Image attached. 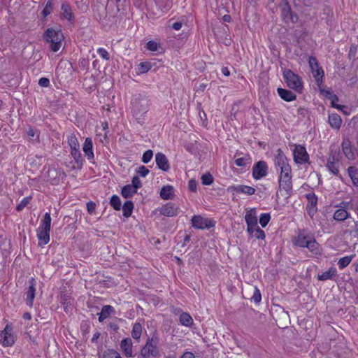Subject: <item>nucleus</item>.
Segmentation results:
<instances>
[{"mask_svg":"<svg viewBox=\"0 0 358 358\" xmlns=\"http://www.w3.org/2000/svg\"><path fill=\"white\" fill-rule=\"evenodd\" d=\"M44 38L47 43H50L51 50L57 52L61 47L64 36L61 30L56 31L52 28H49L45 31Z\"/></svg>","mask_w":358,"mask_h":358,"instance_id":"obj_1","label":"nucleus"},{"mask_svg":"<svg viewBox=\"0 0 358 358\" xmlns=\"http://www.w3.org/2000/svg\"><path fill=\"white\" fill-rule=\"evenodd\" d=\"M159 338L153 336L148 338L145 345L141 350V356L142 358H155L159 355Z\"/></svg>","mask_w":358,"mask_h":358,"instance_id":"obj_2","label":"nucleus"},{"mask_svg":"<svg viewBox=\"0 0 358 358\" xmlns=\"http://www.w3.org/2000/svg\"><path fill=\"white\" fill-rule=\"evenodd\" d=\"M283 78L289 88L294 90L297 92H301L303 89L302 81L297 74L289 69H285L283 71Z\"/></svg>","mask_w":358,"mask_h":358,"instance_id":"obj_3","label":"nucleus"},{"mask_svg":"<svg viewBox=\"0 0 358 358\" xmlns=\"http://www.w3.org/2000/svg\"><path fill=\"white\" fill-rule=\"evenodd\" d=\"M132 112L136 115H141L145 113L149 107V100L141 95H138L131 101Z\"/></svg>","mask_w":358,"mask_h":358,"instance_id":"obj_4","label":"nucleus"},{"mask_svg":"<svg viewBox=\"0 0 358 358\" xmlns=\"http://www.w3.org/2000/svg\"><path fill=\"white\" fill-rule=\"evenodd\" d=\"M281 17L285 23H296L298 22V15L294 13L291 6L287 0H281Z\"/></svg>","mask_w":358,"mask_h":358,"instance_id":"obj_5","label":"nucleus"},{"mask_svg":"<svg viewBox=\"0 0 358 358\" xmlns=\"http://www.w3.org/2000/svg\"><path fill=\"white\" fill-rule=\"evenodd\" d=\"M279 192L285 199H288L292 194V177L279 178V188L277 192V196Z\"/></svg>","mask_w":358,"mask_h":358,"instance_id":"obj_6","label":"nucleus"},{"mask_svg":"<svg viewBox=\"0 0 358 358\" xmlns=\"http://www.w3.org/2000/svg\"><path fill=\"white\" fill-rule=\"evenodd\" d=\"M308 64L311 69V71L313 76L315 78L317 83H322V78L324 76V71L319 66L317 59L315 57H310L308 59Z\"/></svg>","mask_w":358,"mask_h":358,"instance_id":"obj_7","label":"nucleus"},{"mask_svg":"<svg viewBox=\"0 0 358 358\" xmlns=\"http://www.w3.org/2000/svg\"><path fill=\"white\" fill-rule=\"evenodd\" d=\"M309 155L304 146L297 145L294 150V160L296 164H303L308 162Z\"/></svg>","mask_w":358,"mask_h":358,"instance_id":"obj_8","label":"nucleus"},{"mask_svg":"<svg viewBox=\"0 0 358 358\" xmlns=\"http://www.w3.org/2000/svg\"><path fill=\"white\" fill-rule=\"evenodd\" d=\"M191 221L192 227L199 229H210L215 225V222L213 221L204 219L201 215H194L192 217Z\"/></svg>","mask_w":358,"mask_h":358,"instance_id":"obj_9","label":"nucleus"},{"mask_svg":"<svg viewBox=\"0 0 358 358\" xmlns=\"http://www.w3.org/2000/svg\"><path fill=\"white\" fill-rule=\"evenodd\" d=\"M268 173V166L264 161H259L252 167V176L255 180L265 177Z\"/></svg>","mask_w":358,"mask_h":358,"instance_id":"obj_10","label":"nucleus"},{"mask_svg":"<svg viewBox=\"0 0 358 358\" xmlns=\"http://www.w3.org/2000/svg\"><path fill=\"white\" fill-rule=\"evenodd\" d=\"M179 211L180 208L178 206L171 202L166 203L159 209L160 214L167 217L176 216L179 213Z\"/></svg>","mask_w":358,"mask_h":358,"instance_id":"obj_11","label":"nucleus"},{"mask_svg":"<svg viewBox=\"0 0 358 358\" xmlns=\"http://www.w3.org/2000/svg\"><path fill=\"white\" fill-rule=\"evenodd\" d=\"M12 329L6 325L4 329L0 333V341H2L3 346H11L14 344V337L11 334Z\"/></svg>","mask_w":358,"mask_h":358,"instance_id":"obj_12","label":"nucleus"},{"mask_svg":"<svg viewBox=\"0 0 358 358\" xmlns=\"http://www.w3.org/2000/svg\"><path fill=\"white\" fill-rule=\"evenodd\" d=\"M342 150L346 158L349 160L355 159V153L352 149V143L348 138H343L341 144Z\"/></svg>","mask_w":358,"mask_h":358,"instance_id":"obj_13","label":"nucleus"},{"mask_svg":"<svg viewBox=\"0 0 358 358\" xmlns=\"http://www.w3.org/2000/svg\"><path fill=\"white\" fill-rule=\"evenodd\" d=\"M29 287L26 292V301L27 304L31 307L33 306V301L35 298L36 280L34 278H31L29 281Z\"/></svg>","mask_w":358,"mask_h":358,"instance_id":"obj_14","label":"nucleus"},{"mask_svg":"<svg viewBox=\"0 0 358 358\" xmlns=\"http://www.w3.org/2000/svg\"><path fill=\"white\" fill-rule=\"evenodd\" d=\"M155 162L157 167L159 169L164 171H168L169 170V162L164 154L162 152H157L155 155Z\"/></svg>","mask_w":358,"mask_h":358,"instance_id":"obj_15","label":"nucleus"},{"mask_svg":"<svg viewBox=\"0 0 358 358\" xmlns=\"http://www.w3.org/2000/svg\"><path fill=\"white\" fill-rule=\"evenodd\" d=\"M338 164V159L335 156V155H331L329 156L327 160V167L333 174L338 176L339 178H341V176L339 175Z\"/></svg>","mask_w":358,"mask_h":358,"instance_id":"obj_16","label":"nucleus"},{"mask_svg":"<svg viewBox=\"0 0 358 358\" xmlns=\"http://www.w3.org/2000/svg\"><path fill=\"white\" fill-rule=\"evenodd\" d=\"M120 348L124 355L127 357H133L132 355V341L130 338H126L122 340Z\"/></svg>","mask_w":358,"mask_h":358,"instance_id":"obj_17","label":"nucleus"},{"mask_svg":"<svg viewBox=\"0 0 358 358\" xmlns=\"http://www.w3.org/2000/svg\"><path fill=\"white\" fill-rule=\"evenodd\" d=\"M50 231L48 229L38 228L37 230V236L39 241V245H46L50 241Z\"/></svg>","mask_w":358,"mask_h":358,"instance_id":"obj_18","label":"nucleus"},{"mask_svg":"<svg viewBox=\"0 0 358 358\" xmlns=\"http://www.w3.org/2000/svg\"><path fill=\"white\" fill-rule=\"evenodd\" d=\"M93 143L91 138H86L83 144V150L88 159H94Z\"/></svg>","mask_w":358,"mask_h":358,"instance_id":"obj_19","label":"nucleus"},{"mask_svg":"<svg viewBox=\"0 0 358 358\" xmlns=\"http://www.w3.org/2000/svg\"><path fill=\"white\" fill-rule=\"evenodd\" d=\"M231 189L237 193H243L247 195H252L255 193V189L247 185L231 186L229 187V190Z\"/></svg>","mask_w":358,"mask_h":358,"instance_id":"obj_20","label":"nucleus"},{"mask_svg":"<svg viewBox=\"0 0 358 358\" xmlns=\"http://www.w3.org/2000/svg\"><path fill=\"white\" fill-rule=\"evenodd\" d=\"M72 299L67 293L62 292L60 295V303L64 307V311L68 313L71 310Z\"/></svg>","mask_w":358,"mask_h":358,"instance_id":"obj_21","label":"nucleus"},{"mask_svg":"<svg viewBox=\"0 0 358 358\" xmlns=\"http://www.w3.org/2000/svg\"><path fill=\"white\" fill-rule=\"evenodd\" d=\"M277 91L280 98L286 101H292L296 99V95L290 90L279 87Z\"/></svg>","mask_w":358,"mask_h":358,"instance_id":"obj_22","label":"nucleus"},{"mask_svg":"<svg viewBox=\"0 0 358 358\" xmlns=\"http://www.w3.org/2000/svg\"><path fill=\"white\" fill-rule=\"evenodd\" d=\"M174 195V189L171 185H165L160 191V197L164 200L173 199Z\"/></svg>","mask_w":358,"mask_h":358,"instance_id":"obj_23","label":"nucleus"},{"mask_svg":"<svg viewBox=\"0 0 358 358\" xmlns=\"http://www.w3.org/2000/svg\"><path fill=\"white\" fill-rule=\"evenodd\" d=\"M115 313V308L110 305L103 306L101 308V310L99 313H97L99 315V321L100 322H103L105 319H106L110 314Z\"/></svg>","mask_w":358,"mask_h":358,"instance_id":"obj_24","label":"nucleus"},{"mask_svg":"<svg viewBox=\"0 0 358 358\" xmlns=\"http://www.w3.org/2000/svg\"><path fill=\"white\" fill-rule=\"evenodd\" d=\"M61 8L62 10L64 17L66 18L71 24H73L75 21V17L72 13L71 6L68 3H62Z\"/></svg>","mask_w":358,"mask_h":358,"instance_id":"obj_25","label":"nucleus"},{"mask_svg":"<svg viewBox=\"0 0 358 358\" xmlns=\"http://www.w3.org/2000/svg\"><path fill=\"white\" fill-rule=\"evenodd\" d=\"M328 122L332 128L338 129L341 126L342 119L337 113H332L329 115Z\"/></svg>","mask_w":358,"mask_h":358,"instance_id":"obj_26","label":"nucleus"},{"mask_svg":"<svg viewBox=\"0 0 358 358\" xmlns=\"http://www.w3.org/2000/svg\"><path fill=\"white\" fill-rule=\"evenodd\" d=\"M287 159L281 149H278L275 155V165L282 167L288 165Z\"/></svg>","mask_w":358,"mask_h":358,"instance_id":"obj_27","label":"nucleus"},{"mask_svg":"<svg viewBox=\"0 0 358 358\" xmlns=\"http://www.w3.org/2000/svg\"><path fill=\"white\" fill-rule=\"evenodd\" d=\"M337 274L336 268L331 267L328 271L318 275L317 279L321 281H324L333 278Z\"/></svg>","mask_w":358,"mask_h":358,"instance_id":"obj_28","label":"nucleus"},{"mask_svg":"<svg viewBox=\"0 0 358 358\" xmlns=\"http://www.w3.org/2000/svg\"><path fill=\"white\" fill-rule=\"evenodd\" d=\"M245 219L248 226L257 227V218L255 215V209L248 211L245 216Z\"/></svg>","mask_w":358,"mask_h":358,"instance_id":"obj_29","label":"nucleus"},{"mask_svg":"<svg viewBox=\"0 0 358 358\" xmlns=\"http://www.w3.org/2000/svg\"><path fill=\"white\" fill-rule=\"evenodd\" d=\"M348 172L352 184L358 187V169L355 166H349Z\"/></svg>","mask_w":358,"mask_h":358,"instance_id":"obj_30","label":"nucleus"},{"mask_svg":"<svg viewBox=\"0 0 358 358\" xmlns=\"http://www.w3.org/2000/svg\"><path fill=\"white\" fill-rule=\"evenodd\" d=\"M137 192V190L134 188L131 185H126L122 189V196L125 198H131L134 194Z\"/></svg>","mask_w":358,"mask_h":358,"instance_id":"obj_31","label":"nucleus"},{"mask_svg":"<svg viewBox=\"0 0 358 358\" xmlns=\"http://www.w3.org/2000/svg\"><path fill=\"white\" fill-rule=\"evenodd\" d=\"M156 5L164 12L169 10L172 6V0H155Z\"/></svg>","mask_w":358,"mask_h":358,"instance_id":"obj_32","label":"nucleus"},{"mask_svg":"<svg viewBox=\"0 0 358 358\" xmlns=\"http://www.w3.org/2000/svg\"><path fill=\"white\" fill-rule=\"evenodd\" d=\"M350 217V213L344 208H340L336 210L334 215V219L337 221H344Z\"/></svg>","mask_w":358,"mask_h":358,"instance_id":"obj_33","label":"nucleus"},{"mask_svg":"<svg viewBox=\"0 0 358 358\" xmlns=\"http://www.w3.org/2000/svg\"><path fill=\"white\" fill-rule=\"evenodd\" d=\"M311 237H312L311 236H305L303 234H299L296 238L295 244L297 246H299L301 248H306Z\"/></svg>","mask_w":358,"mask_h":358,"instance_id":"obj_34","label":"nucleus"},{"mask_svg":"<svg viewBox=\"0 0 358 358\" xmlns=\"http://www.w3.org/2000/svg\"><path fill=\"white\" fill-rule=\"evenodd\" d=\"M134 209V203L131 201H127L122 206L123 215L125 217L131 216Z\"/></svg>","mask_w":358,"mask_h":358,"instance_id":"obj_35","label":"nucleus"},{"mask_svg":"<svg viewBox=\"0 0 358 358\" xmlns=\"http://www.w3.org/2000/svg\"><path fill=\"white\" fill-rule=\"evenodd\" d=\"M179 320L182 325L186 327H190L193 324V319L189 314L187 313H181L179 317Z\"/></svg>","mask_w":358,"mask_h":358,"instance_id":"obj_36","label":"nucleus"},{"mask_svg":"<svg viewBox=\"0 0 358 358\" xmlns=\"http://www.w3.org/2000/svg\"><path fill=\"white\" fill-rule=\"evenodd\" d=\"M317 83L319 86L321 94H323L327 99H334L335 100H339L338 96L336 94H334L331 89H322L320 86L322 83L319 82Z\"/></svg>","mask_w":358,"mask_h":358,"instance_id":"obj_37","label":"nucleus"},{"mask_svg":"<svg viewBox=\"0 0 358 358\" xmlns=\"http://www.w3.org/2000/svg\"><path fill=\"white\" fill-rule=\"evenodd\" d=\"M142 334V327L140 323H135L131 331V336L135 340H138Z\"/></svg>","mask_w":358,"mask_h":358,"instance_id":"obj_38","label":"nucleus"},{"mask_svg":"<svg viewBox=\"0 0 358 358\" xmlns=\"http://www.w3.org/2000/svg\"><path fill=\"white\" fill-rule=\"evenodd\" d=\"M306 248L315 255L319 253V245L313 236H312L310 239Z\"/></svg>","mask_w":358,"mask_h":358,"instance_id":"obj_39","label":"nucleus"},{"mask_svg":"<svg viewBox=\"0 0 358 358\" xmlns=\"http://www.w3.org/2000/svg\"><path fill=\"white\" fill-rule=\"evenodd\" d=\"M355 255L345 256L344 257L341 258L338 262V266L340 269H343L346 266H348L350 262H352Z\"/></svg>","mask_w":358,"mask_h":358,"instance_id":"obj_40","label":"nucleus"},{"mask_svg":"<svg viewBox=\"0 0 358 358\" xmlns=\"http://www.w3.org/2000/svg\"><path fill=\"white\" fill-rule=\"evenodd\" d=\"M152 66V64L150 62H141L138 65V73L141 74L145 73L151 69Z\"/></svg>","mask_w":358,"mask_h":358,"instance_id":"obj_41","label":"nucleus"},{"mask_svg":"<svg viewBox=\"0 0 358 358\" xmlns=\"http://www.w3.org/2000/svg\"><path fill=\"white\" fill-rule=\"evenodd\" d=\"M51 226V217L50 213H46L44 215L43 219L41 221V225L38 228L50 229Z\"/></svg>","mask_w":358,"mask_h":358,"instance_id":"obj_42","label":"nucleus"},{"mask_svg":"<svg viewBox=\"0 0 358 358\" xmlns=\"http://www.w3.org/2000/svg\"><path fill=\"white\" fill-rule=\"evenodd\" d=\"M110 204L115 210H120L121 209L122 202L120 197L117 195H113L111 196Z\"/></svg>","mask_w":358,"mask_h":358,"instance_id":"obj_43","label":"nucleus"},{"mask_svg":"<svg viewBox=\"0 0 358 358\" xmlns=\"http://www.w3.org/2000/svg\"><path fill=\"white\" fill-rule=\"evenodd\" d=\"M306 198L308 201V205H310V208H313L316 207L317 203V196L315 195L314 192H310L306 194Z\"/></svg>","mask_w":358,"mask_h":358,"instance_id":"obj_44","label":"nucleus"},{"mask_svg":"<svg viewBox=\"0 0 358 358\" xmlns=\"http://www.w3.org/2000/svg\"><path fill=\"white\" fill-rule=\"evenodd\" d=\"M71 153L78 166H81L83 165V159L79 149L71 150Z\"/></svg>","mask_w":358,"mask_h":358,"instance_id":"obj_45","label":"nucleus"},{"mask_svg":"<svg viewBox=\"0 0 358 358\" xmlns=\"http://www.w3.org/2000/svg\"><path fill=\"white\" fill-rule=\"evenodd\" d=\"M103 358H122L120 353L115 350H107L103 354Z\"/></svg>","mask_w":358,"mask_h":358,"instance_id":"obj_46","label":"nucleus"},{"mask_svg":"<svg viewBox=\"0 0 358 358\" xmlns=\"http://www.w3.org/2000/svg\"><path fill=\"white\" fill-rule=\"evenodd\" d=\"M213 180L214 179L213 176L209 173H205L201 176V182L204 185H211L213 182Z\"/></svg>","mask_w":358,"mask_h":358,"instance_id":"obj_47","label":"nucleus"},{"mask_svg":"<svg viewBox=\"0 0 358 358\" xmlns=\"http://www.w3.org/2000/svg\"><path fill=\"white\" fill-rule=\"evenodd\" d=\"M69 144L71 147V150H78L79 143L75 136H71L68 139Z\"/></svg>","mask_w":358,"mask_h":358,"instance_id":"obj_48","label":"nucleus"},{"mask_svg":"<svg viewBox=\"0 0 358 358\" xmlns=\"http://www.w3.org/2000/svg\"><path fill=\"white\" fill-rule=\"evenodd\" d=\"M31 199V196L24 197L20 201V203L16 206V210L19 212L22 210L29 203Z\"/></svg>","mask_w":358,"mask_h":358,"instance_id":"obj_49","label":"nucleus"},{"mask_svg":"<svg viewBox=\"0 0 358 358\" xmlns=\"http://www.w3.org/2000/svg\"><path fill=\"white\" fill-rule=\"evenodd\" d=\"M280 168V175L279 178H284L285 177H292L291 176V167L290 166L286 165Z\"/></svg>","mask_w":358,"mask_h":358,"instance_id":"obj_50","label":"nucleus"},{"mask_svg":"<svg viewBox=\"0 0 358 358\" xmlns=\"http://www.w3.org/2000/svg\"><path fill=\"white\" fill-rule=\"evenodd\" d=\"M271 216L269 213H262L259 217V223L262 227H265L269 222Z\"/></svg>","mask_w":358,"mask_h":358,"instance_id":"obj_51","label":"nucleus"},{"mask_svg":"<svg viewBox=\"0 0 358 358\" xmlns=\"http://www.w3.org/2000/svg\"><path fill=\"white\" fill-rule=\"evenodd\" d=\"M52 10V3L51 0H49L46 3V5H45V8H43L41 13H42L43 16L44 17H45L51 13Z\"/></svg>","mask_w":358,"mask_h":358,"instance_id":"obj_52","label":"nucleus"},{"mask_svg":"<svg viewBox=\"0 0 358 358\" xmlns=\"http://www.w3.org/2000/svg\"><path fill=\"white\" fill-rule=\"evenodd\" d=\"M254 293L251 298L255 303H259L262 300V295L259 289L255 286L254 287Z\"/></svg>","mask_w":358,"mask_h":358,"instance_id":"obj_53","label":"nucleus"},{"mask_svg":"<svg viewBox=\"0 0 358 358\" xmlns=\"http://www.w3.org/2000/svg\"><path fill=\"white\" fill-rule=\"evenodd\" d=\"M153 157V152L151 150L145 151L142 157V162L144 164H148Z\"/></svg>","mask_w":358,"mask_h":358,"instance_id":"obj_54","label":"nucleus"},{"mask_svg":"<svg viewBox=\"0 0 358 358\" xmlns=\"http://www.w3.org/2000/svg\"><path fill=\"white\" fill-rule=\"evenodd\" d=\"M80 330L83 335H86L90 332V324L89 321H83L80 324Z\"/></svg>","mask_w":358,"mask_h":358,"instance_id":"obj_55","label":"nucleus"},{"mask_svg":"<svg viewBox=\"0 0 358 358\" xmlns=\"http://www.w3.org/2000/svg\"><path fill=\"white\" fill-rule=\"evenodd\" d=\"M131 185L132 187H134V188H135L136 190H137L138 188L141 187L142 183L139 179L138 176H136L132 178Z\"/></svg>","mask_w":358,"mask_h":358,"instance_id":"obj_56","label":"nucleus"},{"mask_svg":"<svg viewBox=\"0 0 358 358\" xmlns=\"http://www.w3.org/2000/svg\"><path fill=\"white\" fill-rule=\"evenodd\" d=\"M146 48L150 51H157L158 50V43L155 41H149L146 44Z\"/></svg>","mask_w":358,"mask_h":358,"instance_id":"obj_57","label":"nucleus"},{"mask_svg":"<svg viewBox=\"0 0 358 358\" xmlns=\"http://www.w3.org/2000/svg\"><path fill=\"white\" fill-rule=\"evenodd\" d=\"M97 52H98L99 55L103 59H104L106 60H109L110 59L109 54H108V51L106 50H105L104 48H99Z\"/></svg>","mask_w":358,"mask_h":358,"instance_id":"obj_58","label":"nucleus"},{"mask_svg":"<svg viewBox=\"0 0 358 358\" xmlns=\"http://www.w3.org/2000/svg\"><path fill=\"white\" fill-rule=\"evenodd\" d=\"M255 236L257 238V239H264L265 238V233L264 231L261 229L259 227H257V229H256L255 230Z\"/></svg>","mask_w":358,"mask_h":358,"instance_id":"obj_59","label":"nucleus"},{"mask_svg":"<svg viewBox=\"0 0 358 358\" xmlns=\"http://www.w3.org/2000/svg\"><path fill=\"white\" fill-rule=\"evenodd\" d=\"M197 182L194 179H191L188 182V188L189 191L195 192L196 191Z\"/></svg>","mask_w":358,"mask_h":358,"instance_id":"obj_60","label":"nucleus"},{"mask_svg":"<svg viewBox=\"0 0 358 358\" xmlns=\"http://www.w3.org/2000/svg\"><path fill=\"white\" fill-rule=\"evenodd\" d=\"M249 159H250L249 157H248L247 159H245V157H241V158H238V159H235L234 162H235V164L238 166H246L245 161L249 160Z\"/></svg>","mask_w":358,"mask_h":358,"instance_id":"obj_61","label":"nucleus"},{"mask_svg":"<svg viewBox=\"0 0 358 358\" xmlns=\"http://www.w3.org/2000/svg\"><path fill=\"white\" fill-rule=\"evenodd\" d=\"M137 173L142 177H145L149 173V169H147L145 166H141L139 167Z\"/></svg>","mask_w":358,"mask_h":358,"instance_id":"obj_62","label":"nucleus"},{"mask_svg":"<svg viewBox=\"0 0 358 358\" xmlns=\"http://www.w3.org/2000/svg\"><path fill=\"white\" fill-rule=\"evenodd\" d=\"M96 204L94 202L89 201L88 203H87V209L90 214H92L94 212Z\"/></svg>","mask_w":358,"mask_h":358,"instance_id":"obj_63","label":"nucleus"},{"mask_svg":"<svg viewBox=\"0 0 358 358\" xmlns=\"http://www.w3.org/2000/svg\"><path fill=\"white\" fill-rule=\"evenodd\" d=\"M38 85L43 87H47L50 85V80L47 78H41L38 80Z\"/></svg>","mask_w":358,"mask_h":358,"instance_id":"obj_64","label":"nucleus"}]
</instances>
